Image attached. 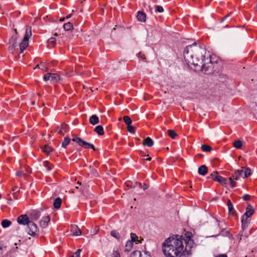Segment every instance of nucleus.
<instances>
[{"label":"nucleus","mask_w":257,"mask_h":257,"mask_svg":"<svg viewBox=\"0 0 257 257\" xmlns=\"http://www.w3.org/2000/svg\"><path fill=\"white\" fill-rule=\"evenodd\" d=\"M142 144L143 145H145V138L143 139Z\"/></svg>","instance_id":"nucleus-58"},{"label":"nucleus","mask_w":257,"mask_h":257,"mask_svg":"<svg viewBox=\"0 0 257 257\" xmlns=\"http://www.w3.org/2000/svg\"><path fill=\"white\" fill-rule=\"evenodd\" d=\"M17 47V44L11 43V44H9V46L8 47V51L11 53H13Z\"/></svg>","instance_id":"nucleus-25"},{"label":"nucleus","mask_w":257,"mask_h":257,"mask_svg":"<svg viewBox=\"0 0 257 257\" xmlns=\"http://www.w3.org/2000/svg\"><path fill=\"white\" fill-rule=\"evenodd\" d=\"M147 188H148V187L147 186V185L146 184V187H145L146 189H147Z\"/></svg>","instance_id":"nucleus-63"},{"label":"nucleus","mask_w":257,"mask_h":257,"mask_svg":"<svg viewBox=\"0 0 257 257\" xmlns=\"http://www.w3.org/2000/svg\"><path fill=\"white\" fill-rule=\"evenodd\" d=\"M254 210L251 207H247L245 213L243 216L245 218H250V217L253 214Z\"/></svg>","instance_id":"nucleus-14"},{"label":"nucleus","mask_w":257,"mask_h":257,"mask_svg":"<svg viewBox=\"0 0 257 257\" xmlns=\"http://www.w3.org/2000/svg\"><path fill=\"white\" fill-rule=\"evenodd\" d=\"M138 20L140 22H145V13L143 11H139L137 16Z\"/></svg>","instance_id":"nucleus-18"},{"label":"nucleus","mask_w":257,"mask_h":257,"mask_svg":"<svg viewBox=\"0 0 257 257\" xmlns=\"http://www.w3.org/2000/svg\"><path fill=\"white\" fill-rule=\"evenodd\" d=\"M16 175L19 177H26L27 176L26 174L24 173L23 170H20L16 173Z\"/></svg>","instance_id":"nucleus-38"},{"label":"nucleus","mask_w":257,"mask_h":257,"mask_svg":"<svg viewBox=\"0 0 257 257\" xmlns=\"http://www.w3.org/2000/svg\"><path fill=\"white\" fill-rule=\"evenodd\" d=\"M127 130L128 132H129L131 133H135V128L131 124L127 125Z\"/></svg>","instance_id":"nucleus-39"},{"label":"nucleus","mask_w":257,"mask_h":257,"mask_svg":"<svg viewBox=\"0 0 257 257\" xmlns=\"http://www.w3.org/2000/svg\"><path fill=\"white\" fill-rule=\"evenodd\" d=\"M43 78L45 81H58L60 79L59 76L55 73H47L44 76Z\"/></svg>","instance_id":"nucleus-6"},{"label":"nucleus","mask_w":257,"mask_h":257,"mask_svg":"<svg viewBox=\"0 0 257 257\" xmlns=\"http://www.w3.org/2000/svg\"><path fill=\"white\" fill-rule=\"evenodd\" d=\"M70 142V139L68 137H65L64 138V141L62 142V146L66 148V147L69 145Z\"/></svg>","instance_id":"nucleus-29"},{"label":"nucleus","mask_w":257,"mask_h":257,"mask_svg":"<svg viewBox=\"0 0 257 257\" xmlns=\"http://www.w3.org/2000/svg\"><path fill=\"white\" fill-rule=\"evenodd\" d=\"M154 163V161H153V162L150 164V169H152L153 168V164Z\"/></svg>","instance_id":"nucleus-55"},{"label":"nucleus","mask_w":257,"mask_h":257,"mask_svg":"<svg viewBox=\"0 0 257 257\" xmlns=\"http://www.w3.org/2000/svg\"><path fill=\"white\" fill-rule=\"evenodd\" d=\"M14 31H15V33L13 35V36L11 37V38L9 40V44H11V43L17 44V40L18 38V35L17 30L16 29L14 30Z\"/></svg>","instance_id":"nucleus-16"},{"label":"nucleus","mask_w":257,"mask_h":257,"mask_svg":"<svg viewBox=\"0 0 257 257\" xmlns=\"http://www.w3.org/2000/svg\"><path fill=\"white\" fill-rule=\"evenodd\" d=\"M26 171L28 173H29L30 171H29V169H26Z\"/></svg>","instance_id":"nucleus-60"},{"label":"nucleus","mask_w":257,"mask_h":257,"mask_svg":"<svg viewBox=\"0 0 257 257\" xmlns=\"http://www.w3.org/2000/svg\"><path fill=\"white\" fill-rule=\"evenodd\" d=\"M228 179H229V181L231 187L232 188L234 187L236 185V183L234 181V180H233L234 179L232 178V177H230V178H229Z\"/></svg>","instance_id":"nucleus-43"},{"label":"nucleus","mask_w":257,"mask_h":257,"mask_svg":"<svg viewBox=\"0 0 257 257\" xmlns=\"http://www.w3.org/2000/svg\"><path fill=\"white\" fill-rule=\"evenodd\" d=\"M227 205L228 207V212L229 214H234L235 211L234 209L233 205L230 200L228 199L227 201Z\"/></svg>","instance_id":"nucleus-12"},{"label":"nucleus","mask_w":257,"mask_h":257,"mask_svg":"<svg viewBox=\"0 0 257 257\" xmlns=\"http://www.w3.org/2000/svg\"><path fill=\"white\" fill-rule=\"evenodd\" d=\"M28 46V40L24 39L22 42L20 44V48L21 50V53H22L23 51Z\"/></svg>","instance_id":"nucleus-15"},{"label":"nucleus","mask_w":257,"mask_h":257,"mask_svg":"<svg viewBox=\"0 0 257 257\" xmlns=\"http://www.w3.org/2000/svg\"><path fill=\"white\" fill-rule=\"evenodd\" d=\"M244 171V177L246 178L249 176L251 174V170L249 168H245Z\"/></svg>","instance_id":"nucleus-34"},{"label":"nucleus","mask_w":257,"mask_h":257,"mask_svg":"<svg viewBox=\"0 0 257 257\" xmlns=\"http://www.w3.org/2000/svg\"><path fill=\"white\" fill-rule=\"evenodd\" d=\"M66 127H67V125H63L58 131V133L61 135H63L64 136L65 133L66 132L67 130H66Z\"/></svg>","instance_id":"nucleus-30"},{"label":"nucleus","mask_w":257,"mask_h":257,"mask_svg":"<svg viewBox=\"0 0 257 257\" xmlns=\"http://www.w3.org/2000/svg\"><path fill=\"white\" fill-rule=\"evenodd\" d=\"M73 142H76L79 146L83 147L85 149L91 148L95 150V147L93 144L87 143L79 137H74L72 139Z\"/></svg>","instance_id":"nucleus-3"},{"label":"nucleus","mask_w":257,"mask_h":257,"mask_svg":"<svg viewBox=\"0 0 257 257\" xmlns=\"http://www.w3.org/2000/svg\"><path fill=\"white\" fill-rule=\"evenodd\" d=\"M50 221V218L49 216L43 217L40 221V224L42 227H46Z\"/></svg>","instance_id":"nucleus-8"},{"label":"nucleus","mask_w":257,"mask_h":257,"mask_svg":"<svg viewBox=\"0 0 257 257\" xmlns=\"http://www.w3.org/2000/svg\"><path fill=\"white\" fill-rule=\"evenodd\" d=\"M214 174H217V173L214 172L210 174V178L212 179V180H213V178L215 177V175Z\"/></svg>","instance_id":"nucleus-50"},{"label":"nucleus","mask_w":257,"mask_h":257,"mask_svg":"<svg viewBox=\"0 0 257 257\" xmlns=\"http://www.w3.org/2000/svg\"><path fill=\"white\" fill-rule=\"evenodd\" d=\"M31 28L30 27H28L27 28L26 30V33L24 39L29 40V39L31 37Z\"/></svg>","instance_id":"nucleus-22"},{"label":"nucleus","mask_w":257,"mask_h":257,"mask_svg":"<svg viewBox=\"0 0 257 257\" xmlns=\"http://www.w3.org/2000/svg\"><path fill=\"white\" fill-rule=\"evenodd\" d=\"M89 122L92 125H95L99 122V118L96 115H92L89 118Z\"/></svg>","instance_id":"nucleus-17"},{"label":"nucleus","mask_w":257,"mask_h":257,"mask_svg":"<svg viewBox=\"0 0 257 257\" xmlns=\"http://www.w3.org/2000/svg\"><path fill=\"white\" fill-rule=\"evenodd\" d=\"M11 224V222L7 219L3 220L2 222V225L4 228L9 227Z\"/></svg>","instance_id":"nucleus-27"},{"label":"nucleus","mask_w":257,"mask_h":257,"mask_svg":"<svg viewBox=\"0 0 257 257\" xmlns=\"http://www.w3.org/2000/svg\"><path fill=\"white\" fill-rule=\"evenodd\" d=\"M237 172H238L240 174V177H244V171L243 170H236Z\"/></svg>","instance_id":"nucleus-49"},{"label":"nucleus","mask_w":257,"mask_h":257,"mask_svg":"<svg viewBox=\"0 0 257 257\" xmlns=\"http://www.w3.org/2000/svg\"><path fill=\"white\" fill-rule=\"evenodd\" d=\"M43 166L47 168V170L48 171L51 170L53 167V166L52 165H51L50 163L47 161L43 162Z\"/></svg>","instance_id":"nucleus-26"},{"label":"nucleus","mask_w":257,"mask_h":257,"mask_svg":"<svg viewBox=\"0 0 257 257\" xmlns=\"http://www.w3.org/2000/svg\"><path fill=\"white\" fill-rule=\"evenodd\" d=\"M227 17H228V15H226V16H225V17L223 18V20H225Z\"/></svg>","instance_id":"nucleus-57"},{"label":"nucleus","mask_w":257,"mask_h":257,"mask_svg":"<svg viewBox=\"0 0 257 257\" xmlns=\"http://www.w3.org/2000/svg\"><path fill=\"white\" fill-rule=\"evenodd\" d=\"M95 131L99 135H102L104 134L103 128V127L99 125L96 126L95 128Z\"/></svg>","instance_id":"nucleus-24"},{"label":"nucleus","mask_w":257,"mask_h":257,"mask_svg":"<svg viewBox=\"0 0 257 257\" xmlns=\"http://www.w3.org/2000/svg\"><path fill=\"white\" fill-rule=\"evenodd\" d=\"M48 42L49 44L53 45V44H55V43L56 42V40L55 38L51 37L48 40Z\"/></svg>","instance_id":"nucleus-45"},{"label":"nucleus","mask_w":257,"mask_h":257,"mask_svg":"<svg viewBox=\"0 0 257 257\" xmlns=\"http://www.w3.org/2000/svg\"><path fill=\"white\" fill-rule=\"evenodd\" d=\"M41 214L39 211L33 210L30 213V217L32 220H37L40 217Z\"/></svg>","instance_id":"nucleus-10"},{"label":"nucleus","mask_w":257,"mask_h":257,"mask_svg":"<svg viewBox=\"0 0 257 257\" xmlns=\"http://www.w3.org/2000/svg\"><path fill=\"white\" fill-rule=\"evenodd\" d=\"M81 251V249H78L74 253L71 255L70 257H79Z\"/></svg>","instance_id":"nucleus-41"},{"label":"nucleus","mask_w":257,"mask_h":257,"mask_svg":"<svg viewBox=\"0 0 257 257\" xmlns=\"http://www.w3.org/2000/svg\"><path fill=\"white\" fill-rule=\"evenodd\" d=\"M142 253L139 250H136L134 251L131 257H141Z\"/></svg>","instance_id":"nucleus-37"},{"label":"nucleus","mask_w":257,"mask_h":257,"mask_svg":"<svg viewBox=\"0 0 257 257\" xmlns=\"http://www.w3.org/2000/svg\"><path fill=\"white\" fill-rule=\"evenodd\" d=\"M185 61L187 65L195 71L206 72L212 68L214 61L212 56L206 50L203 45L194 43L187 46L183 52Z\"/></svg>","instance_id":"nucleus-1"},{"label":"nucleus","mask_w":257,"mask_h":257,"mask_svg":"<svg viewBox=\"0 0 257 257\" xmlns=\"http://www.w3.org/2000/svg\"><path fill=\"white\" fill-rule=\"evenodd\" d=\"M192 236L191 232H187L184 238L177 235L167 238L162 245L163 252L165 256L185 257V252L190 253V249L194 245Z\"/></svg>","instance_id":"nucleus-2"},{"label":"nucleus","mask_w":257,"mask_h":257,"mask_svg":"<svg viewBox=\"0 0 257 257\" xmlns=\"http://www.w3.org/2000/svg\"><path fill=\"white\" fill-rule=\"evenodd\" d=\"M131 240H130V241H133V242H136V243L142 242V241L143 240V238H141V240H139L138 236L136 234L133 233H131Z\"/></svg>","instance_id":"nucleus-20"},{"label":"nucleus","mask_w":257,"mask_h":257,"mask_svg":"<svg viewBox=\"0 0 257 257\" xmlns=\"http://www.w3.org/2000/svg\"><path fill=\"white\" fill-rule=\"evenodd\" d=\"M156 10L159 13H162L164 11L163 7L160 6H156Z\"/></svg>","instance_id":"nucleus-47"},{"label":"nucleus","mask_w":257,"mask_h":257,"mask_svg":"<svg viewBox=\"0 0 257 257\" xmlns=\"http://www.w3.org/2000/svg\"><path fill=\"white\" fill-rule=\"evenodd\" d=\"M145 144L148 147H151L154 145V141L151 138L147 137L146 138Z\"/></svg>","instance_id":"nucleus-21"},{"label":"nucleus","mask_w":257,"mask_h":257,"mask_svg":"<svg viewBox=\"0 0 257 257\" xmlns=\"http://www.w3.org/2000/svg\"><path fill=\"white\" fill-rule=\"evenodd\" d=\"M242 146V142L239 140L236 141L234 143V147L236 149H241Z\"/></svg>","instance_id":"nucleus-35"},{"label":"nucleus","mask_w":257,"mask_h":257,"mask_svg":"<svg viewBox=\"0 0 257 257\" xmlns=\"http://www.w3.org/2000/svg\"><path fill=\"white\" fill-rule=\"evenodd\" d=\"M126 233V231H125V230H124V234H123V235H125V234Z\"/></svg>","instance_id":"nucleus-62"},{"label":"nucleus","mask_w":257,"mask_h":257,"mask_svg":"<svg viewBox=\"0 0 257 257\" xmlns=\"http://www.w3.org/2000/svg\"><path fill=\"white\" fill-rule=\"evenodd\" d=\"M125 185L127 187H128V188H132L133 186L134 187H135V186H133V182H131V181H127V182H126L125 183Z\"/></svg>","instance_id":"nucleus-46"},{"label":"nucleus","mask_w":257,"mask_h":257,"mask_svg":"<svg viewBox=\"0 0 257 257\" xmlns=\"http://www.w3.org/2000/svg\"><path fill=\"white\" fill-rule=\"evenodd\" d=\"M250 195L248 194H245L242 196V198L244 200H248L250 199Z\"/></svg>","instance_id":"nucleus-48"},{"label":"nucleus","mask_w":257,"mask_h":257,"mask_svg":"<svg viewBox=\"0 0 257 257\" xmlns=\"http://www.w3.org/2000/svg\"><path fill=\"white\" fill-rule=\"evenodd\" d=\"M249 220V218H245V217L242 216L241 226L243 230H244L247 227Z\"/></svg>","instance_id":"nucleus-13"},{"label":"nucleus","mask_w":257,"mask_h":257,"mask_svg":"<svg viewBox=\"0 0 257 257\" xmlns=\"http://www.w3.org/2000/svg\"><path fill=\"white\" fill-rule=\"evenodd\" d=\"M29 227L28 233L32 236H35L38 235L39 229L36 224L32 221H31L28 225Z\"/></svg>","instance_id":"nucleus-4"},{"label":"nucleus","mask_w":257,"mask_h":257,"mask_svg":"<svg viewBox=\"0 0 257 257\" xmlns=\"http://www.w3.org/2000/svg\"><path fill=\"white\" fill-rule=\"evenodd\" d=\"M148 167V165L146 164V168Z\"/></svg>","instance_id":"nucleus-64"},{"label":"nucleus","mask_w":257,"mask_h":257,"mask_svg":"<svg viewBox=\"0 0 257 257\" xmlns=\"http://www.w3.org/2000/svg\"><path fill=\"white\" fill-rule=\"evenodd\" d=\"M135 184L136 185V186H138L139 187H140V188L142 187L141 183H139L136 182V183H135Z\"/></svg>","instance_id":"nucleus-51"},{"label":"nucleus","mask_w":257,"mask_h":257,"mask_svg":"<svg viewBox=\"0 0 257 257\" xmlns=\"http://www.w3.org/2000/svg\"><path fill=\"white\" fill-rule=\"evenodd\" d=\"M168 135L172 139H175L176 136V133L173 130H168Z\"/></svg>","instance_id":"nucleus-36"},{"label":"nucleus","mask_w":257,"mask_h":257,"mask_svg":"<svg viewBox=\"0 0 257 257\" xmlns=\"http://www.w3.org/2000/svg\"><path fill=\"white\" fill-rule=\"evenodd\" d=\"M71 17V14H70V15H68V16H67L66 17V18H66V19H69Z\"/></svg>","instance_id":"nucleus-56"},{"label":"nucleus","mask_w":257,"mask_h":257,"mask_svg":"<svg viewBox=\"0 0 257 257\" xmlns=\"http://www.w3.org/2000/svg\"><path fill=\"white\" fill-rule=\"evenodd\" d=\"M111 257H120L119 252L117 250H113Z\"/></svg>","instance_id":"nucleus-44"},{"label":"nucleus","mask_w":257,"mask_h":257,"mask_svg":"<svg viewBox=\"0 0 257 257\" xmlns=\"http://www.w3.org/2000/svg\"><path fill=\"white\" fill-rule=\"evenodd\" d=\"M208 171V168L205 165H202L198 168V173L202 176H205Z\"/></svg>","instance_id":"nucleus-11"},{"label":"nucleus","mask_w":257,"mask_h":257,"mask_svg":"<svg viewBox=\"0 0 257 257\" xmlns=\"http://www.w3.org/2000/svg\"><path fill=\"white\" fill-rule=\"evenodd\" d=\"M201 149L205 152H209L211 150V148L208 145H203L201 146Z\"/></svg>","instance_id":"nucleus-33"},{"label":"nucleus","mask_w":257,"mask_h":257,"mask_svg":"<svg viewBox=\"0 0 257 257\" xmlns=\"http://www.w3.org/2000/svg\"><path fill=\"white\" fill-rule=\"evenodd\" d=\"M216 257H227V256L225 254H220Z\"/></svg>","instance_id":"nucleus-53"},{"label":"nucleus","mask_w":257,"mask_h":257,"mask_svg":"<svg viewBox=\"0 0 257 257\" xmlns=\"http://www.w3.org/2000/svg\"><path fill=\"white\" fill-rule=\"evenodd\" d=\"M133 246V241H131L128 240L126 242L125 246V250L127 251H130Z\"/></svg>","instance_id":"nucleus-23"},{"label":"nucleus","mask_w":257,"mask_h":257,"mask_svg":"<svg viewBox=\"0 0 257 257\" xmlns=\"http://www.w3.org/2000/svg\"><path fill=\"white\" fill-rule=\"evenodd\" d=\"M63 28L65 31H69L73 28V25L72 23L68 22L64 24Z\"/></svg>","instance_id":"nucleus-28"},{"label":"nucleus","mask_w":257,"mask_h":257,"mask_svg":"<svg viewBox=\"0 0 257 257\" xmlns=\"http://www.w3.org/2000/svg\"><path fill=\"white\" fill-rule=\"evenodd\" d=\"M43 151L47 153V154H49L51 151H52V149L51 147H48V146H45L43 149Z\"/></svg>","instance_id":"nucleus-40"},{"label":"nucleus","mask_w":257,"mask_h":257,"mask_svg":"<svg viewBox=\"0 0 257 257\" xmlns=\"http://www.w3.org/2000/svg\"><path fill=\"white\" fill-rule=\"evenodd\" d=\"M240 177V174L238 172H237L236 171L234 172L232 178L233 179H235L236 180H237L239 179Z\"/></svg>","instance_id":"nucleus-42"},{"label":"nucleus","mask_w":257,"mask_h":257,"mask_svg":"<svg viewBox=\"0 0 257 257\" xmlns=\"http://www.w3.org/2000/svg\"><path fill=\"white\" fill-rule=\"evenodd\" d=\"M71 232L73 235L79 236L81 234V231L77 225L71 226Z\"/></svg>","instance_id":"nucleus-9"},{"label":"nucleus","mask_w":257,"mask_h":257,"mask_svg":"<svg viewBox=\"0 0 257 257\" xmlns=\"http://www.w3.org/2000/svg\"><path fill=\"white\" fill-rule=\"evenodd\" d=\"M61 203H62L61 199L59 197L57 198L54 202V203H53L54 207L56 209H59L61 206Z\"/></svg>","instance_id":"nucleus-19"},{"label":"nucleus","mask_w":257,"mask_h":257,"mask_svg":"<svg viewBox=\"0 0 257 257\" xmlns=\"http://www.w3.org/2000/svg\"><path fill=\"white\" fill-rule=\"evenodd\" d=\"M110 234L112 236L117 239H119L120 238V235H119V233L116 230H112L110 232Z\"/></svg>","instance_id":"nucleus-31"},{"label":"nucleus","mask_w":257,"mask_h":257,"mask_svg":"<svg viewBox=\"0 0 257 257\" xmlns=\"http://www.w3.org/2000/svg\"><path fill=\"white\" fill-rule=\"evenodd\" d=\"M138 55H139V56H138L139 57H140L141 58H142V59H144V58H143L144 55H142V54L141 53H139Z\"/></svg>","instance_id":"nucleus-54"},{"label":"nucleus","mask_w":257,"mask_h":257,"mask_svg":"<svg viewBox=\"0 0 257 257\" xmlns=\"http://www.w3.org/2000/svg\"><path fill=\"white\" fill-rule=\"evenodd\" d=\"M65 19V18H63L62 19H61V20H60V21H64Z\"/></svg>","instance_id":"nucleus-59"},{"label":"nucleus","mask_w":257,"mask_h":257,"mask_svg":"<svg viewBox=\"0 0 257 257\" xmlns=\"http://www.w3.org/2000/svg\"><path fill=\"white\" fill-rule=\"evenodd\" d=\"M17 221L20 224L27 225L31 222L26 214H22L19 216L17 218Z\"/></svg>","instance_id":"nucleus-5"},{"label":"nucleus","mask_w":257,"mask_h":257,"mask_svg":"<svg viewBox=\"0 0 257 257\" xmlns=\"http://www.w3.org/2000/svg\"><path fill=\"white\" fill-rule=\"evenodd\" d=\"M151 160H152V158L150 157L146 158V161H151Z\"/></svg>","instance_id":"nucleus-52"},{"label":"nucleus","mask_w":257,"mask_h":257,"mask_svg":"<svg viewBox=\"0 0 257 257\" xmlns=\"http://www.w3.org/2000/svg\"><path fill=\"white\" fill-rule=\"evenodd\" d=\"M148 252L146 251V252H145L146 255H147L148 254Z\"/></svg>","instance_id":"nucleus-61"},{"label":"nucleus","mask_w":257,"mask_h":257,"mask_svg":"<svg viewBox=\"0 0 257 257\" xmlns=\"http://www.w3.org/2000/svg\"><path fill=\"white\" fill-rule=\"evenodd\" d=\"M215 177L213 178V180L216 181L222 185L227 184V180L226 178L218 175V174H214Z\"/></svg>","instance_id":"nucleus-7"},{"label":"nucleus","mask_w":257,"mask_h":257,"mask_svg":"<svg viewBox=\"0 0 257 257\" xmlns=\"http://www.w3.org/2000/svg\"><path fill=\"white\" fill-rule=\"evenodd\" d=\"M123 121L127 125L131 124L132 122L131 117L126 115L123 117Z\"/></svg>","instance_id":"nucleus-32"}]
</instances>
